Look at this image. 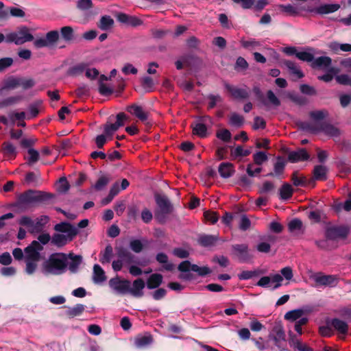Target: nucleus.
<instances>
[{
  "instance_id": "f257e3e1",
  "label": "nucleus",
  "mask_w": 351,
  "mask_h": 351,
  "mask_svg": "<svg viewBox=\"0 0 351 351\" xmlns=\"http://www.w3.org/2000/svg\"><path fill=\"white\" fill-rule=\"evenodd\" d=\"M69 256L64 253H53L43 261L41 271L45 275H60L66 271Z\"/></svg>"
},
{
  "instance_id": "f03ea898",
  "label": "nucleus",
  "mask_w": 351,
  "mask_h": 351,
  "mask_svg": "<svg viewBox=\"0 0 351 351\" xmlns=\"http://www.w3.org/2000/svg\"><path fill=\"white\" fill-rule=\"evenodd\" d=\"M45 193L34 190H28L21 194L18 197V205L20 207L27 208L42 202L45 199Z\"/></svg>"
},
{
  "instance_id": "7ed1b4c3",
  "label": "nucleus",
  "mask_w": 351,
  "mask_h": 351,
  "mask_svg": "<svg viewBox=\"0 0 351 351\" xmlns=\"http://www.w3.org/2000/svg\"><path fill=\"white\" fill-rule=\"evenodd\" d=\"M155 200L158 206V209L155 213L156 218L159 222L163 223L167 215L171 211V204L167 197L165 195L156 194Z\"/></svg>"
},
{
  "instance_id": "20e7f679",
  "label": "nucleus",
  "mask_w": 351,
  "mask_h": 351,
  "mask_svg": "<svg viewBox=\"0 0 351 351\" xmlns=\"http://www.w3.org/2000/svg\"><path fill=\"white\" fill-rule=\"evenodd\" d=\"M33 39V35L25 26H22L19 28L18 31L6 35V43H14L16 45H22L26 42L32 41Z\"/></svg>"
},
{
  "instance_id": "39448f33",
  "label": "nucleus",
  "mask_w": 351,
  "mask_h": 351,
  "mask_svg": "<svg viewBox=\"0 0 351 351\" xmlns=\"http://www.w3.org/2000/svg\"><path fill=\"white\" fill-rule=\"evenodd\" d=\"M316 125H317L315 127L313 124L306 123L304 126V130L313 133L322 132L332 137H336L339 135V130L331 124L323 122L322 123H316Z\"/></svg>"
},
{
  "instance_id": "423d86ee",
  "label": "nucleus",
  "mask_w": 351,
  "mask_h": 351,
  "mask_svg": "<svg viewBox=\"0 0 351 351\" xmlns=\"http://www.w3.org/2000/svg\"><path fill=\"white\" fill-rule=\"evenodd\" d=\"M282 276L279 274H272L269 276H263L256 283V285L263 288H270L275 290L282 285Z\"/></svg>"
},
{
  "instance_id": "0eeeda50",
  "label": "nucleus",
  "mask_w": 351,
  "mask_h": 351,
  "mask_svg": "<svg viewBox=\"0 0 351 351\" xmlns=\"http://www.w3.org/2000/svg\"><path fill=\"white\" fill-rule=\"evenodd\" d=\"M117 121L114 123H107L104 127V133L110 138L113 134L117 131L121 127L123 126L125 121L128 120V116L123 112H119L117 114Z\"/></svg>"
},
{
  "instance_id": "6e6552de",
  "label": "nucleus",
  "mask_w": 351,
  "mask_h": 351,
  "mask_svg": "<svg viewBox=\"0 0 351 351\" xmlns=\"http://www.w3.org/2000/svg\"><path fill=\"white\" fill-rule=\"evenodd\" d=\"M109 286L117 294L125 295L128 293L130 282L128 280H121L119 277L111 278Z\"/></svg>"
},
{
  "instance_id": "1a4fd4ad",
  "label": "nucleus",
  "mask_w": 351,
  "mask_h": 351,
  "mask_svg": "<svg viewBox=\"0 0 351 351\" xmlns=\"http://www.w3.org/2000/svg\"><path fill=\"white\" fill-rule=\"evenodd\" d=\"M43 249V246L38 241H32V243L25 249V261H40V252Z\"/></svg>"
},
{
  "instance_id": "9d476101",
  "label": "nucleus",
  "mask_w": 351,
  "mask_h": 351,
  "mask_svg": "<svg viewBox=\"0 0 351 351\" xmlns=\"http://www.w3.org/2000/svg\"><path fill=\"white\" fill-rule=\"evenodd\" d=\"M311 278L316 283V286L335 287L337 284V278L332 275H324L321 273L314 274Z\"/></svg>"
},
{
  "instance_id": "9b49d317",
  "label": "nucleus",
  "mask_w": 351,
  "mask_h": 351,
  "mask_svg": "<svg viewBox=\"0 0 351 351\" xmlns=\"http://www.w3.org/2000/svg\"><path fill=\"white\" fill-rule=\"evenodd\" d=\"M269 340L274 342L276 346L282 351L283 346L286 343L285 333L281 326H275L269 335Z\"/></svg>"
},
{
  "instance_id": "f8f14e48",
  "label": "nucleus",
  "mask_w": 351,
  "mask_h": 351,
  "mask_svg": "<svg viewBox=\"0 0 351 351\" xmlns=\"http://www.w3.org/2000/svg\"><path fill=\"white\" fill-rule=\"evenodd\" d=\"M232 249L234 256L242 263L247 262L252 258L247 244H235L232 246Z\"/></svg>"
},
{
  "instance_id": "ddd939ff",
  "label": "nucleus",
  "mask_w": 351,
  "mask_h": 351,
  "mask_svg": "<svg viewBox=\"0 0 351 351\" xmlns=\"http://www.w3.org/2000/svg\"><path fill=\"white\" fill-rule=\"evenodd\" d=\"M349 233V228L346 226L333 227L328 228L326 231V237L328 239L334 240L337 238L344 239Z\"/></svg>"
},
{
  "instance_id": "4468645a",
  "label": "nucleus",
  "mask_w": 351,
  "mask_h": 351,
  "mask_svg": "<svg viewBox=\"0 0 351 351\" xmlns=\"http://www.w3.org/2000/svg\"><path fill=\"white\" fill-rule=\"evenodd\" d=\"M55 230L61 232L63 234L67 236L72 239L78 232V230L75 226L66 222H62L55 226Z\"/></svg>"
},
{
  "instance_id": "2eb2a0df",
  "label": "nucleus",
  "mask_w": 351,
  "mask_h": 351,
  "mask_svg": "<svg viewBox=\"0 0 351 351\" xmlns=\"http://www.w3.org/2000/svg\"><path fill=\"white\" fill-rule=\"evenodd\" d=\"M210 122L209 117H204L201 120L197 122L193 128V133L199 137H205L207 134V127L206 123Z\"/></svg>"
},
{
  "instance_id": "dca6fc26",
  "label": "nucleus",
  "mask_w": 351,
  "mask_h": 351,
  "mask_svg": "<svg viewBox=\"0 0 351 351\" xmlns=\"http://www.w3.org/2000/svg\"><path fill=\"white\" fill-rule=\"evenodd\" d=\"M145 287V282L141 278H138L132 282V285H130L128 293L136 298L142 297Z\"/></svg>"
},
{
  "instance_id": "f3484780",
  "label": "nucleus",
  "mask_w": 351,
  "mask_h": 351,
  "mask_svg": "<svg viewBox=\"0 0 351 351\" xmlns=\"http://www.w3.org/2000/svg\"><path fill=\"white\" fill-rule=\"evenodd\" d=\"M226 88L235 99H243L250 95V90L247 88H238L230 84H226Z\"/></svg>"
},
{
  "instance_id": "a211bd4d",
  "label": "nucleus",
  "mask_w": 351,
  "mask_h": 351,
  "mask_svg": "<svg viewBox=\"0 0 351 351\" xmlns=\"http://www.w3.org/2000/svg\"><path fill=\"white\" fill-rule=\"evenodd\" d=\"M127 111L136 117L140 121L145 123V124L149 123L147 122L148 114L143 109L141 106L134 104L128 106L127 108Z\"/></svg>"
},
{
  "instance_id": "6ab92c4d",
  "label": "nucleus",
  "mask_w": 351,
  "mask_h": 351,
  "mask_svg": "<svg viewBox=\"0 0 351 351\" xmlns=\"http://www.w3.org/2000/svg\"><path fill=\"white\" fill-rule=\"evenodd\" d=\"M329 320L330 322V326L332 327V330L342 335H346L348 333V325L345 321L338 318H333Z\"/></svg>"
},
{
  "instance_id": "aec40b11",
  "label": "nucleus",
  "mask_w": 351,
  "mask_h": 351,
  "mask_svg": "<svg viewBox=\"0 0 351 351\" xmlns=\"http://www.w3.org/2000/svg\"><path fill=\"white\" fill-rule=\"evenodd\" d=\"M309 155L304 149H299L294 152H291L288 154V160L291 162H297L308 160Z\"/></svg>"
},
{
  "instance_id": "412c9836",
  "label": "nucleus",
  "mask_w": 351,
  "mask_h": 351,
  "mask_svg": "<svg viewBox=\"0 0 351 351\" xmlns=\"http://www.w3.org/2000/svg\"><path fill=\"white\" fill-rule=\"evenodd\" d=\"M153 343V339L151 335L145 334L137 336L134 339V345L138 348H145L149 346Z\"/></svg>"
},
{
  "instance_id": "4be33fe9",
  "label": "nucleus",
  "mask_w": 351,
  "mask_h": 351,
  "mask_svg": "<svg viewBox=\"0 0 351 351\" xmlns=\"http://www.w3.org/2000/svg\"><path fill=\"white\" fill-rule=\"evenodd\" d=\"M282 63L287 68L290 74L295 76L297 79H300L304 77L303 72L295 62L291 60H284Z\"/></svg>"
},
{
  "instance_id": "5701e85b",
  "label": "nucleus",
  "mask_w": 351,
  "mask_h": 351,
  "mask_svg": "<svg viewBox=\"0 0 351 351\" xmlns=\"http://www.w3.org/2000/svg\"><path fill=\"white\" fill-rule=\"evenodd\" d=\"M117 19L122 23L133 27L140 25L142 23V21L139 19L135 16H129L123 13L119 14L117 16Z\"/></svg>"
},
{
  "instance_id": "b1692460",
  "label": "nucleus",
  "mask_w": 351,
  "mask_h": 351,
  "mask_svg": "<svg viewBox=\"0 0 351 351\" xmlns=\"http://www.w3.org/2000/svg\"><path fill=\"white\" fill-rule=\"evenodd\" d=\"M218 171L221 178H228L234 174V168L230 162H222L219 166Z\"/></svg>"
},
{
  "instance_id": "393cba45",
  "label": "nucleus",
  "mask_w": 351,
  "mask_h": 351,
  "mask_svg": "<svg viewBox=\"0 0 351 351\" xmlns=\"http://www.w3.org/2000/svg\"><path fill=\"white\" fill-rule=\"evenodd\" d=\"M106 276L104 269L97 264L93 267V280L95 284H101L106 281Z\"/></svg>"
},
{
  "instance_id": "a878e982",
  "label": "nucleus",
  "mask_w": 351,
  "mask_h": 351,
  "mask_svg": "<svg viewBox=\"0 0 351 351\" xmlns=\"http://www.w3.org/2000/svg\"><path fill=\"white\" fill-rule=\"evenodd\" d=\"M339 8L340 5L337 3L324 4L317 7L315 11L316 13L319 14H326L335 12Z\"/></svg>"
},
{
  "instance_id": "bb28decb",
  "label": "nucleus",
  "mask_w": 351,
  "mask_h": 351,
  "mask_svg": "<svg viewBox=\"0 0 351 351\" xmlns=\"http://www.w3.org/2000/svg\"><path fill=\"white\" fill-rule=\"evenodd\" d=\"M67 256H69L67 268L72 273L77 272L78 267L82 263V257L80 256H73L71 254H69Z\"/></svg>"
},
{
  "instance_id": "cd10ccee",
  "label": "nucleus",
  "mask_w": 351,
  "mask_h": 351,
  "mask_svg": "<svg viewBox=\"0 0 351 351\" xmlns=\"http://www.w3.org/2000/svg\"><path fill=\"white\" fill-rule=\"evenodd\" d=\"M286 162L282 158L278 157L274 166V172L269 173L267 176H276L280 177L284 171Z\"/></svg>"
},
{
  "instance_id": "c85d7f7f",
  "label": "nucleus",
  "mask_w": 351,
  "mask_h": 351,
  "mask_svg": "<svg viewBox=\"0 0 351 351\" xmlns=\"http://www.w3.org/2000/svg\"><path fill=\"white\" fill-rule=\"evenodd\" d=\"M332 60L328 56H321L313 59L311 66L313 68L326 69L331 64Z\"/></svg>"
},
{
  "instance_id": "c756f323",
  "label": "nucleus",
  "mask_w": 351,
  "mask_h": 351,
  "mask_svg": "<svg viewBox=\"0 0 351 351\" xmlns=\"http://www.w3.org/2000/svg\"><path fill=\"white\" fill-rule=\"evenodd\" d=\"M19 86L20 77L11 76L3 81L1 90H14Z\"/></svg>"
},
{
  "instance_id": "7c9ffc66",
  "label": "nucleus",
  "mask_w": 351,
  "mask_h": 351,
  "mask_svg": "<svg viewBox=\"0 0 351 351\" xmlns=\"http://www.w3.org/2000/svg\"><path fill=\"white\" fill-rule=\"evenodd\" d=\"M162 281V276L160 274H152L147 281V287L149 289H153L158 287Z\"/></svg>"
},
{
  "instance_id": "2f4dec72",
  "label": "nucleus",
  "mask_w": 351,
  "mask_h": 351,
  "mask_svg": "<svg viewBox=\"0 0 351 351\" xmlns=\"http://www.w3.org/2000/svg\"><path fill=\"white\" fill-rule=\"evenodd\" d=\"M328 169L324 165H316L313 169V177L317 180H325L327 178Z\"/></svg>"
},
{
  "instance_id": "473e14b6",
  "label": "nucleus",
  "mask_w": 351,
  "mask_h": 351,
  "mask_svg": "<svg viewBox=\"0 0 351 351\" xmlns=\"http://www.w3.org/2000/svg\"><path fill=\"white\" fill-rule=\"evenodd\" d=\"M49 219L47 215H42L36 220H34V228H32V233L40 232L44 226L48 223Z\"/></svg>"
},
{
  "instance_id": "72a5a7b5",
  "label": "nucleus",
  "mask_w": 351,
  "mask_h": 351,
  "mask_svg": "<svg viewBox=\"0 0 351 351\" xmlns=\"http://www.w3.org/2000/svg\"><path fill=\"white\" fill-rule=\"evenodd\" d=\"M296 57L304 62L312 63L314 59V50L312 48H308L304 51L296 53Z\"/></svg>"
},
{
  "instance_id": "f704fd0d",
  "label": "nucleus",
  "mask_w": 351,
  "mask_h": 351,
  "mask_svg": "<svg viewBox=\"0 0 351 351\" xmlns=\"http://www.w3.org/2000/svg\"><path fill=\"white\" fill-rule=\"evenodd\" d=\"M290 346L297 351H313L306 344L302 343L298 339L293 336L289 340Z\"/></svg>"
},
{
  "instance_id": "c9c22d12",
  "label": "nucleus",
  "mask_w": 351,
  "mask_h": 351,
  "mask_svg": "<svg viewBox=\"0 0 351 351\" xmlns=\"http://www.w3.org/2000/svg\"><path fill=\"white\" fill-rule=\"evenodd\" d=\"M328 114V112L325 110H317L313 111L310 113L311 117L315 121V123H309L310 124H313L314 126H317L316 123H322L323 122H319V121L324 119ZM306 123H304L302 124V128L304 129V126Z\"/></svg>"
},
{
  "instance_id": "e433bc0d",
  "label": "nucleus",
  "mask_w": 351,
  "mask_h": 351,
  "mask_svg": "<svg viewBox=\"0 0 351 351\" xmlns=\"http://www.w3.org/2000/svg\"><path fill=\"white\" fill-rule=\"evenodd\" d=\"M217 240L218 237L217 236L204 234L201 236L198 241L202 245L208 247L213 245Z\"/></svg>"
},
{
  "instance_id": "4c0bfd02",
  "label": "nucleus",
  "mask_w": 351,
  "mask_h": 351,
  "mask_svg": "<svg viewBox=\"0 0 351 351\" xmlns=\"http://www.w3.org/2000/svg\"><path fill=\"white\" fill-rule=\"evenodd\" d=\"M85 306L82 304H77L73 307H70L66 312V315L69 317H74L80 315L84 311Z\"/></svg>"
},
{
  "instance_id": "58836bf2",
  "label": "nucleus",
  "mask_w": 351,
  "mask_h": 351,
  "mask_svg": "<svg viewBox=\"0 0 351 351\" xmlns=\"http://www.w3.org/2000/svg\"><path fill=\"white\" fill-rule=\"evenodd\" d=\"M289 232L298 234L302 232V222L298 219H293L288 223Z\"/></svg>"
},
{
  "instance_id": "ea45409f",
  "label": "nucleus",
  "mask_w": 351,
  "mask_h": 351,
  "mask_svg": "<svg viewBox=\"0 0 351 351\" xmlns=\"http://www.w3.org/2000/svg\"><path fill=\"white\" fill-rule=\"evenodd\" d=\"M71 240L70 238L63 234H55L52 237L51 243L58 247H61Z\"/></svg>"
},
{
  "instance_id": "a19ab883",
  "label": "nucleus",
  "mask_w": 351,
  "mask_h": 351,
  "mask_svg": "<svg viewBox=\"0 0 351 351\" xmlns=\"http://www.w3.org/2000/svg\"><path fill=\"white\" fill-rule=\"evenodd\" d=\"M22 99L20 95L11 96L0 101V108L17 104Z\"/></svg>"
},
{
  "instance_id": "79ce46f5",
  "label": "nucleus",
  "mask_w": 351,
  "mask_h": 351,
  "mask_svg": "<svg viewBox=\"0 0 351 351\" xmlns=\"http://www.w3.org/2000/svg\"><path fill=\"white\" fill-rule=\"evenodd\" d=\"M293 194V189L289 184H284L280 189V196L282 199H289Z\"/></svg>"
},
{
  "instance_id": "37998d69",
  "label": "nucleus",
  "mask_w": 351,
  "mask_h": 351,
  "mask_svg": "<svg viewBox=\"0 0 351 351\" xmlns=\"http://www.w3.org/2000/svg\"><path fill=\"white\" fill-rule=\"evenodd\" d=\"M60 34L66 42L71 41L74 36L73 29L70 26H64L60 29Z\"/></svg>"
},
{
  "instance_id": "c03bdc74",
  "label": "nucleus",
  "mask_w": 351,
  "mask_h": 351,
  "mask_svg": "<svg viewBox=\"0 0 351 351\" xmlns=\"http://www.w3.org/2000/svg\"><path fill=\"white\" fill-rule=\"evenodd\" d=\"M275 184L274 182L270 181H265L259 189V193L261 194H269L275 191Z\"/></svg>"
},
{
  "instance_id": "a18cd8bd",
  "label": "nucleus",
  "mask_w": 351,
  "mask_h": 351,
  "mask_svg": "<svg viewBox=\"0 0 351 351\" xmlns=\"http://www.w3.org/2000/svg\"><path fill=\"white\" fill-rule=\"evenodd\" d=\"M241 44L244 48L249 49V50L256 49L261 45V44L259 41H258L254 38H251L247 40H241Z\"/></svg>"
},
{
  "instance_id": "49530a36",
  "label": "nucleus",
  "mask_w": 351,
  "mask_h": 351,
  "mask_svg": "<svg viewBox=\"0 0 351 351\" xmlns=\"http://www.w3.org/2000/svg\"><path fill=\"white\" fill-rule=\"evenodd\" d=\"M304 314V311L302 309H294L290 311H288L285 315V318L287 320L290 321H295L300 319L302 315Z\"/></svg>"
},
{
  "instance_id": "de8ad7c7",
  "label": "nucleus",
  "mask_w": 351,
  "mask_h": 351,
  "mask_svg": "<svg viewBox=\"0 0 351 351\" xmlns=\"http://www.w3.org/2000/svg\"><path fill=\"white\" fill-rule=\"evenodd\" d=\"M87 65H88V64L84 63V62L77 64L75 65L74 66H73L72 68H71V69L69 71V73L71 75H74V76L82 75L84 73H85V71L86 70Z\"/></svg>"
},
{
  "instance_id": "09e8293b",
  "label": "nucleus",
  "mask_w": 351,
  "mask_h": 351,
  "mask_svg": "<svg viewBox=\"0 0 351 351\" xmlns=\"http://www.w3.org/2000/svg\"><path fill=\"white\" fill-rule=\"evenodd\" d=\"M145 242V240L132 239L130 242V247L133 252L139 253L143 250Z\"/></svg>"
},
{
  "instance_id": "8fccbe9b",
  "label": "nucleus",
  "mask_w": 351,
  "mask_h": 351,
  "mask_svg": "<svg viewBox=\"0 0 351 351\" xmlns=\"http://www.w3.org/2000/svg\"><path fill=\"white\" fill-rule=\"evenodd\" d=\"M112 255L113 251L112 247L110 245L106 246L101 257L100 258V262L103 265L109 263L111 261Z\"/></svg>"
},
{
  "instance_id": "3c124183",
  "label": "nucleus",
  "mask_w": 351,
  "mask_h": 351,
  "mask_svg": "<svg viewBox=\"0 0 351 351\" xmlns=\"http://www.w3.org/2000/svg\"><path fill=\"white\" fill-rule=\"evenodd\" d=\"M39 261H26L25 272L27 275H32L38 269V263Z\"/></svg>"
},
{
  "instance_id": "603ef678",
  "label": "nucleus",
  "mask_w": 351,
  "mask_h": 351,
  "mask_svg": "<svg viewBox=\"0 0 351 351\" xmlns=\"http://www.w3.org/2000/svg\"><path fill=\"white\" fill-rule=\"evenodd\" d=\"M113 23L114 21L110 16H104L100 20L99 27L102 30H108L112 26Z\"/></svg>"
},
{
  "instance_id": "864d4df0",
  "label": "nucleus",
  "mask_w": 351,
  "mask_h": 351,
  "mask_svg": "<svg viewBox=\"0 0 351 351\" xmlns=\"http://www.w3.org/2000/svg\"><path fill=\"white\" fill-rule=\"evenodd\" d=\"M8 118L12 124H14L16 121H23L26 118L25 112H17L12 111L8 114Z\"/></svg>"
},
{
  "instance_id": "5fc2aeb1",
  "label": "nucleus",
  "mask_w": 351,
  "mask_h": 351,
  "mask_svg": "<svg viewBox=\"0 0 351 351\" xmlns=\"http://www.w3.org/2000/svg\"><path fill=\"white\" fill-rule=\"evenodd\" d=\"M109 182L110 178L108 176H101L93 187L97 191H101L105 188Z\"/></svg>"
},
{
  "instance_id": "6e6d98bb",
  "label": "nucleus",
  "mask_w": 351,
  "mask_h": 351,
  "mask_svg": "<svg viewBox=\"0 0 351 351\" xmlns=\"http://www.w3.org/2000/svg\"><path fill=\"white\" fill-rule=\"evenodd\" d=\"M19 223L21 226H25L28 228V230L32 233V228H34V220L28 216H23L19 220Z\"/></svg>"
},
{
  "instance_id": "4d7b16f0",
  "label": "nucleus",
  "mask_w": 351,
  "mask_h": 351,
  "mask_svg": "<svg viewBox=\"0 0 351 351\" xmlns=\"http://www.w3.org/2000/svg\"><path fill=\"white\" fill-rule=\"evenodd\" d=\"M45 38L49 47H51L58 41L59 32L56 30L50 31L47 33Z\"/></svg>"
},
{
  "instance_id": "13d9d810",
  "label": "nucleus",
  "mask_w": 351,
  "mask_h": 351,
  "mask_svg": "<svg viewBox=\"0 0 351 351\" xmlns=\"http://www.w3.org/2000/svg\"><path fill=\"white\" fill-rule=\"evenodd\" d=\"M27 153L29 156L27 157V160L29 165H33L39 160L40 154L37 150L33 148H29L27 150Z\"/></svg>"
},
{
  "instance_id": "bf43d9fd",
  "label": "nucleus",
  "mask_w": 351,
  "mask_h": 351,
  "mask_svg": "<svg viewBox=\"0 0 351 351\" xmlns=\"http://www.w3.org/2000/svg\"><path fill=\"white\" fill-rule=\"evenodd\" d=\"M156 260L160 263H166V265L164 266L165 269L168 271H171L173 268V265L171 263H168V257L164 253H159L156 256Z\"/></svg>"
},
{
  "instance_id": "052dcab7",
  "label": "nucleus",
  "mask_w": 351,
  "mask_h": 351,
  "mask_svg": "<svg viewBox=\"0 0 351 351\" xmlns=\"http://www.w3.org/2000/svg\"><path fill=\"white\" fill-rule=\"evenodd\" d=\"M118 256L123 262L130 263L134 256L127 250L121 249L118 252Z\"/></svg>"
},
{
  "instance_id": "680f3d73",
  "label": "nucleus",
  "mask_w": 351,
  "mask_h": 351,
  "mask_svg": "<svg viewBox=\"0 0 351 351\" xmlns=\"http://www.w3.org/2000/svg\"><path fill=\"white\" fill-rule=\"evenodd\" d=\"M254 162L258 165H261L263 162L267 160L268 157L264 152H257L253 155Z\"/></svg>"
},
{
  "instance_id": "e2e57ef3",
  "label": "nucleus",
  "mask_w": 351,
  "mask_h": 351,
  "mask_svg": "<svg viewBox=\"0 0 351 351\" xmlns=\"http://www.w3.org/2000/svg\"><path fill=\"white\" fill-rule=\"evenodd\" d=\"M2 151L6 156H14L16 154V148L12 143L6 142L3 144Z\"/></svg>"
},
{
  "instance_id": "0e129e2a",
  "label": "nucleus",
  "mask_w": 351,
  "mask_h": 351,
  "mask_svg": "<svg viewBox=\"0 0 351 351\" xmlns=\"http://www.w3.org/2000/svg\"><path fill=\"white\" fill-rule=\"evenodd\" d=\"M330 325V320H328L325 326H322L319 327V332L322 336L330 337L333 334L332 327Z\"/></svg>"
},
{
  "instance_id": "69168bd1",
  "label": "nucleus",
  "mask_w": 351,
  "mask_h": 351,
  "mask_svg": "<svg viewBox=\"0 0 351 351\" xmlns=\"http://www.w3.org/2000/svg\"><path fill=\"white\" fill-rule=\"evenodd\" d=\"M243 123V117L237 113H233L230 118V124L236 126L240 127Z\"/></svg>"
},
{
  "instance_id": "338daca9",
  "label": "nucleus",
  "mask_w": 351,
  "mask_h": 351,
  "mask_svg": "<svg viewBox=\"0 0 351 351\" xmlns=\"http://www.w3.org/2000/svg\"><path fill=\"white\" fill-rule=\"evenodd\" d=\"M194 272L198 274L201 276H206L210 273V269L208 267H199L197 265L193 264L192 270Z\"/></svg>"
},
{
  "instance_id": "774afa93",
  "label": "nucleus",
  "mask_w": 351,
  "mask_h": 351,
  "mask_svg": "<svg viewBox=\"0 0 351 351\" xmlns=\"http://www.w3.org/2000/svg\"><path fill=\"white\" fill-rule=\"evenodd\" d=\"M217 137L224 142H228L231 138V133L228 130L223 129L217 132Z\"/></svg>"
}]
</instances>
